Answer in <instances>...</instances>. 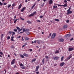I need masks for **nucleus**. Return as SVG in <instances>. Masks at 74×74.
Listing matches in <instances>:
<instances>
[{"label":"nucleus","instance_id":"7c9ffc66","mask_svg":"<svg viewBox=\"0 0 74 74\" xmlns=\"http://www.w3.org/2000/svg\"><path fill=\"white\" fill-rule=\"evenodd\" d=\"M16 21H17V19L15 20V21H14V23H15L16 22Z\"/></svg>","mask_w":74,"mask_h":74},{"label":"nucleus","instance_id":"e2e57ef3","mask_svg":"<svg viewBox=\"0 0 74 74\" xmlns=\"http://www.w3.org/2000/svg\"><path fill=\"white\" fill-rule=\"evenodd\" d=\"M24 40V39H23V37H22V41H23Z\"/></svg>","mask_w":74,"mask_h":74},{"label":"nucleus","instance_id":"0eeeda50","mask_svg":"<svg viewBox=\"0 0 74 74\" xmlns=\"http://www.w3.org/2000/svg\"><path fill=\"white\" fill-rule=\"evenodd\" d=\"M72 57V56H71V55H70L69 57H68L66 58V60H69V59H70Z\"/></svg>","mask_w":74,"mask_h":74},{"label":"nucleus","instance_id":"338daca9","mask_svg":"<svg viewBox=\"0 0 74 74\" xmlns=\"http://www.w3.org/2000/svg\"><path fill=\"white\" fill-rule=\"evenodd\" d=\"M16 16H14V19H16Z\"/></svg>","mask_w":74,"mask_h":74},{"label":"nucleus","instance_id":"bb28decb","mask_svg":"<svg viewBox=\"0 0 74 74\" xmlns=\"http://www.w3.org/2000/svg\"><path fill=\"white\" fill-rule=\"evenodd\" d=\"M27 23H28L29 24H30L31 23V22L29 21H27Z\"/></svg>","mask_w":74,"mask_h":74},{"label":"nucleus","instance_id":"aec40b11","mask_svg":"<svg viewBox=\"0 0 74 74\" xmlns=\"http://www.w3.org/2000/svg\"><path fill=\"white\" fill-rule=\"evenodd\" d=\"M35 5H36V3H34L32 6L31 8H32V9H33L34 8V7Z\"/></svg>","mask_w":74,"mask_h":74},{"label":"nucleus","instance_id":"58836bf2","mask_svg":"<svg viewBox=\"0 0 74 74\" xmlns=\"http://www.w3.org/2000/svg\"><path fill=\"white\" fill-rule=\"evenodd\" d=\"M20 19H21V20H22V21H24V20H25V19H24V18H23L22 17H20Z\"/></svg>","mask_w":74,"mask_h":74},{"label":"nucleus","instance_id":"8fccbe9b","mask_svg":"<svg viewBox=\"0 0 74 74\" xmlns=\"http://www.w3.org/2000/svg\"><path fill=\"white\" fill-rule=\"evenodd\" d=\"M25 29H23V32L25 31Z\"/></svg>","mask_w":74,"mask_h":74},{"label":"nucleus","instance_id":"f3484780","mask_svg":"<svg viewBox=\"0 0 74 74\" xmlns=\"http://www.w3.org/2000/svg\"><path fill=\"white\" fill-rule=\"evenodd\" d=\"M36 59L35 58L34 59H33L32 61V63H33V62H35V61H36Z\"/></svg>","mask_w":74,"mask_h":74},{"label":"nucleus","instance_id":"473e14b6","mask_svg":"<svg viewBox=\"0 0 74 74\" xmlns=\"http://www.w3.org/2000/svg\"><path fill=\"white\" fill-rule=\"evenodd\" d=\"M0 5L1 6L3 5V3H1V1H0Z\"/></svg>","mask_w":74,"mask_h":74},{"label":"nucleus","instance_id":"72a5a7b5","mask_svg":"<svg viewBox=\"0 0 74 74\" xmlns=\"http://www.w3.org/2000/svg\"><path fill=\"white\" fill-rule=\"evenodd\" d=\"M36 41L37 42V43L38 44H40V41L37 40H36Z\"/></svg>","mask_w":74,"mask_h":74},{"label":"nucleus","instance_id":"09e8293b","mask_svg":"<svg viewBox=\"0 0 74 74\" xmlns=\"http://www.w3.org/2000/svg\"><path fill=\"white\" fill-rule=\"evenodd\" d=\"M40 18H43V16H40Z\"/></svg>","mask_w":74,"mask_h":74},{"label":"nucleus","instance_id":"bf43d9fd","mask_svg":"<svg viewBox=\"0 0 74 74\" xmlns=\"http://www.w3.org/2000/svg\"><path fill=\"white\" fill-rule=\"evenodd\" d=\"M29 51H30V52H32V51H33V50L32 49H29Z\"/></svg>","mask_w":74,"mask_h":74},{"label":"nucleus","instance_id":"680f3d73","mask_svg":"<svg viewBox=\"0 0 74 74\" xmlns=\"http://www.w3.org/2000/svg\"><path fill=\"white\" fill-rule=\"evenodd\" d=\"M21 37V36H18L17 37V38H20V37Z\"/></svg>","mask_w":74,"mask_h":74},{"label":"nucleus","instance_id":"4c0bfd02","mask_svg":"<svg viewBox=\"0 0 74 74\" xmlns=\"http://www.w3.org/2000/svg\"><path fill=\"white\" fill-rule=\"evenodd\" d=\"M63 58H64V57H63V56L61 58V61H63Z\"/></svg>","mask_w":74,"mask_h":74},{"label":"nucleus","instance_id":"f8f14e48","mask_svg":"<svg viewBox=\"0 0 74 74\" xmlns=\"http://www.w3.org/2000/svg\"><path fill=\"white\" fill-rule=\"evenodd\" d=\"M67 25H64L63 27V28L64 29H66V28H67Z\"/></svg>","mask_w":74,"mask_h":74},{"label":"nucleus","instance_id":"423d86ee","mask_svg":"<svg viewBox=\"0 0 74 74\" xmlns=\"http://www.w3.org/2000/svg\"><path fill=\"white\" fill-rule=\"evenodd\" d=\"M64 64H65L64 62H62L60 64V66L61 67H62V66H63L64 65Z\"/></svg>","mask_w":74,"mask_h":74},{"label":"nucleus","instance_id":"c9c22d12","mask_svg":"<svg viewBox=\"0 0 74 74\" xmlns=\"http://www.w3.org/2000/svg\"><path fill=\"white\" fill-rule=\"evenodd\" d=\"M36 14V11H35L34 12H33V15H34Z\"/></svg>","mask_w":74,"mask_h":74},{"label":"nucleus","instance_id":"6e6552de","mask_svg":"<svg viewBox=\"0 0 74 74\" xmlns=\"http://www.w3.org/2000/svg\"><path fill=\"white\" fill-rule=\"evenodd\" d=\"M26 9V7H24L23 8H22L21 10V12H23L24 11V10Z\"/></svg>","mask_w":74,"mask_h":74},{"label":"nucleus","instance_id":"3c124183","mask_svg":"<svg viewBox=\"0 0 74 74\" xmlns=\"http://www.w3.org/2000/svg\"><path fill=\"white\" fill-rule=\"evenodd\" d=\"M66 23H69V20H67L66 21Z\"/></svg>","mask_w":74,"mask_h":74},{"label":"nucleus","instance_id":"37998d69","mask_svg":"<svg viewBox=\"0 0 74 74\" xmlns=\"http://www.w3.org/2000/svg\"><path fill=\"white\" fill-rule=\"evenodd\" d=\"M29 31L28 29H26L25 30V32H28Z\"/></svg>","mask_w":74,"mask_h":74},{"label":"nucleus","instance_id":"2f4dec72","mask_svg":"<svg viewBox=\"0 0 74 74\" xmlns=\"http://www.w3.org/2000/svg\"><path fill=\"white\" fill-rule=\"evenodd\" d=\"M16 28L18 30H19V29H20V28L19 27H16Z\"/></svg>","mask_w":74,"mask_h":74},{"label":"nucleus","instance_id":"ddd939ff","mask_svg":"<svg viewBox=\"0 0 74 74\" xmlns=\"http://www.w3.org/2000/svg\"><path fill=\"white\" fill-rule=\"evenodd\" d=\"M58 59H59V57H58L57 56H56L54 58V60H58Z\"/></svg>","mask_w":74,"mask_h":74},{"label":"nucleus","instance_id":"5701e85b","mask_svg":"<svg viewBox=\"0 0 74 74\" xmlns=\"http://www.w3.org/2000/svg\"><path fill=\"white\" fill-rule=\"evenodd\" d=\"M70 10H71V8L70 7L69 8V9L67 11V12H69L70 11Z\"/></svg>","mask_w":74,"mask_h":74},{"label":"nucleus","instance_id":"ea45409f","mask_svg":"<svg viewBox=\"0 0 74 74\" xmlns=\"http://www.w3.org/2000/svg\"><path fill=\"white\" fill-rule=\"evenodd\" d=\"M11 6V4L9 5L8 6V8H10V7Z\"/></svg>","mask_w":74,"mask_h":74},{"label":"nucleus","instance_id":"6ab92c4d","mask_svg":"<svg viewBox=\"0 0 74 74\" xmlns=\"http://www.w3.org/2000/svg\"><path fill=\"white\" fill-rule=\"evenodd\" d=\"M44 61H45V60H44V58L42 60V64H44Z\"/></svg>","mask_w":74,"mask_h":74},{"label":"nucleus","instance_id":"de8ad7c7","mask_svg":"<svg viewBox=\"0 0 74 74\" xmlns=\"http://www.w3.org/2000/svg\"><path fill=\"white\" fill-rule=\"evenodd\" d=\"M0 54H1V55H3V52H0Z\"/></svg>","mask_w":74,"mask_h":74},{"label":"nucleus","instance_id":"f03ea898","mask_svg":"<svg viewBox=\"0 0 74 74\" xmlns=\"http://www.w3.org/2000/svg\"><path fill=\"white\" fill-rule=\"evenodd\" d=\"M71 34H69L66 35L65 37L66 38V37H71Z\"/></svg>","mask_w":74,"mask_h":74},{"label":"nucleus","instance_id":"1a4fd4ad","mask_svg":"<svg viewBox=\"0 0 74 74\" xmlns=\"http://www.w3.org/2000/svg\"><path fill=\"white\" fill-rule=\"evenodd\" d=\"M23 56H26L27 58H28L29 57V55L27 54H26V53H24L23 54Z\"/></svg>","mask_w":74,"mask_h":74},{"label":"nucleus","instance_id":"39448f33","mask_svg":"<svg viewBox=\"0 0 74 74\" xmlns=\"http://www.w3.org/2000/svg\"><path fill=\"white\" fill-rule=\"evenodd\" d=\"M58 40L59 42H63L64 41V39L63 38L59 39Z\"/></svg>","mask_w":74,"mask_h":74},{"label":"nucleus","instance_id":"4d7b16f0","mask_svg":"<svg viewBox=\"0 0 74 74\" xmlns=\"http://www.w3.org/2000/svg\"><path fill=\"white\" fill-rule=\"evenodd\" d=\"M73 40V38H72L71 39H70V41H72Z\"/></svg>","mask_w":74,"mask_h":74},{"label":"nucleus","instance_id":"79ce46f5","mask_svg":"<svg viewBox=\"0 0 74 74\" xmlns=\"http://www.w3.org/2000/svg\"><path fill=\"white\" fill-rule=\"evenodd\" d=\"M25 39L26 40H29V38H25Z\"/></svg>","mask_w":74,"mask_h":74},{"label":"nucleus","instance_id":"412c9836","mask_svg":"<svg viewBox=\"0 0 74 74\" xmlns=\"http://www.w3.org/2000/svg\"><path fill=\"white\" fill-rule=\"evenodd\" d=\"M26 45H27V43H25L24 45L22 46V47L23 48V47H25Z\"/></svg>","mask_w":74,"mask_h":74},{"label":"nucleus","instance_id":"603ef678","mask_svg":"<svg viewBox=\"0 0 74 74\" xmlns=\"http://www.w3.org/2000/svg\"><path fill=\"white\" fill-rule=\"evenodd\" d=\"M37 22H41V21L39 20H36Z\"/></svg>","mask_w":74,"mask_h":74},{"label":"nucleus","instance_id":"a19ab883","mask_svg":"<svg viewBox=\"0 0 74 74\" xmlns=\"http://www.w3.org/2000/svg\"><path fill=\"white\" fill-rule=\"evenodd\" d=\"M4 37V35L3 34H2L1 36V38H2L3 37Z\"/></svg>","mask_w":74,"mask_h":74},{"label":"nucleus","instance_id":"7ed1b4c3","mask_svg":"<svg viewBox=\"0 0 74 74\" xmlns=\"http://www.w3.org/2000/svg\"><path fill=\"white\" fill-rule=\"evenodd\" d=\"M15 59H13L12 60L11 62V64H14L15 63Z\"/></svg>","mask_w":74,"mask_h":74},{"label":"nucleus","instance_id":"c03bdc74","mask_svg":"<svg viewBox=\"0 0 74 74\" xmlns=\"http://www.w3.org/2000/svg\"><path fill=\"white\" fill-rule=\"evenodd\" d=\"M9 33L10 34H12V32L11 31H10L9 32Z\"/></svg>","mask_w":74,"mask_h":74},{"label":"nucleus","instance_id":"a878e982","mask_svg":"<svg viewBox=\"0 0 74 74\" xmlns=\"http://www.w3.org/2000/svg\"><path fill=\"white\" fill-rule=\"evenodd\" d=\"M21 68L22 69H25V66H22Z\"/></svg>","mask_w":74,"mask_h":74},{"label":"nucleus","instance_id":"13d9d810","mask_svg":"<svg viewBox=\"0 0 74 74\" xmlns=\"http://www.w3.org/2000/svg\"><path fill=\"white\" fill-rule=\"evenodd\" d=\"M37 40H35L34 41V43H35V44H36V42H37Z\"/></svg>","mask_w":74,"mask_h":74},{"label":"nucleus","instance_id":"a18cd8bd","mask_svg":"<svg viewBox=\"0 0 74 74\" xmlns=\"http://www.w3.org/2000/svg\"><path fill=\"white\" fill-rule=\"evenodd\" d=\"M14 32H17V30L16 29H14Z\"/></svg>","mask_w":74,"mask_h":74},{"label":"nucleus","instance_id":"c85d7f7f","mask_svg":"<svg viewBox=\"0 0 74 74\" xmlns=\"http://www.w3.org/2000/svg\"><path fill=\"white\" fill-rule=\"evenodd\" d=\"M20 56L21 58H24V56H23L22 55H20Z\"/></svg>","mask_w":74,"mask_h":74},{"label":"nucleus","instance_id":"393cba45","mask_svg":"<svg viewBox=\"0 0 74 74\" xmlns=\"http://www.w3.org/2000/svg\"><path fill=\"white\" fill-rule=\"evenodd\" d=\"M10 37L9 36H8L7 37V40H10Z\"/></svg>","mask_w":74,"mask_h":74},{"label":"nucleus","instance_id":"4be33fe9","mask_svg":"<svg viewBox=\"0 0 74 74\" xmlns=\"http://www.w3.org/2000/svg\"><path fill=\"white\" fill-rule=\"evenodd\" d=\"M60 51L59 50H57L55 52V53H59Z\"/></svg>","mask_w":74,"mask_h":74},{"label":"nucleus","instance_id":"6e6d98bb","mask_svg":"<svg viewBox=\"0 0 74 74\" xmlns=\"http://www.w3.org/2000/svg\"><path fill=\"white\" fill-rule=\"evenodd\" d=\"M58 7H60V6H62V5H58Z\"/></svg>","mask_w":74,"mask_h":74},{"label":"nucleus","instance_id":"f257e3e1","mask_svg":"<svg viewBox=\"0 0 74 74\" xmlns=\"http://www.w3.org/2000/svg\"><path fill=\"white\" fill-rule=\"evenodd\" d=\"M56 33H54L51 36V39L52 40H53V38H55V36H56Z\"/></svg>","mask_w":74,"mask_h":74},{"label":"nucleus","instance_id":"9b49d317","mask_svg":"<svg viewBox=\"0 0 74 74\" xmlns=\"http://www.w3.org/2000/svg\"><path fill=\"white\" fill-rule=\"evenodd\" d=\"M69 51H71L74 50V49L73 48H69Z\"/></svg>","mask_w":74,"mask_h":74},{"label":"nucleus","instance_id":"b1692460","mask_svg":"<svg viewBox=\"0 0 74 74\" xmlns=\"http://www.w3.org/2000/svg\"><path fill=\"white\" fill-rule=\"evenodd\" d=\"M55 21H57V22H59V20L58 19H55Z\"/></svg>","mask_w":74,"mask_h":74},{"label":"nucleus","instance_id":"2eb2a0df","mask_svg":"<svg viewBox=\"0 0 74 74\" xmlns=\"http://www.w3.org/2000/svg\"><path fill=\"white\" fill-rule=\"evenodd\" d=\"M38 69H39V66H37L35 70L36 71H38Z\"/></svg>","mask_w":74,"mask_h":74},{"label":"nucleus","instance_id":"20e7f679","mask_svg":"<svg viewBox=\"0 0 74 74\" xmlns=\"http://www.w3.org/2000/svg\"><path fill=\"white\" fill-rule=\"evenodd\" d=\"M73 12V11H70L69 12H68L66 13V15H69V14H71Z\"/></svg>","mask_w":74,"mask_h":74},{"label":"nucleus","instance_id":"49530a36","mask_svg":"<svg viewBox=\"0 0 74 74\" xmlns=\"http://www.w3.org/2000/svg\"><path fill=\"white\" fill-rule=\"evenodd\" d=\"M44 4H45V3H44L42 4V5H41V6H42V7H43V6H44Z\"/></svg>","mask_w":74,"mask_h":74},{"label":"nucleus","instance_id":"9d476101","mask_svg":"<svg viewBox=\"0 0 74 74\" xmlns=\"http://www.w3.org/2000/svg\"><path fill=\"white\" fill-rule=\"evenodd\" d=\"M52 3H53V1L52 0H50L49 2V4L50 5L51 4H52Z\"/></svg>","mask_w":74,"mask_h":74},{"label":"nucleus","instance_id":"f704fd0d","mask_svg":"<svg viewBox=\"0 0 74 74\" xmlns=\"http://www.w3.org/2000/svg\"><path fill=\"white\" fill-rule=\"evenodd\" d=\"M26 33L27 34H28V35H29L30 34V33L29 32H26Z\"/></svg>","mask_w":74,"mask_h":74},{"label":"nucleus","instance_id":"4468645a","mask_svg":"<svg viewBox=\"0 0 74 74\" xmlns=\"http://www.w3.org/2000/svg\"><path fill=\"white\" fill-rule=\"evenodd\" d=\"M34 16V15H33V13H32L31 14H29L28 16L29 17H31V16Z\"/></svg>","mask_w":74,"mask_h":74},{"label":"nucleus","instance_id":"c756f323","mask_svg":"<svg viewBox=\"0 0 74 74\" xmlns=\"http://www.w3.org/2000/svg\"><path fill=\"white\" fill-rule=\"evenodd\" d=\"M53 8H56L58 7V6H56V5H54L53 7Z\"/></svg>","mask_w":74,"mask_h":74},{"label":"nucleus","instance_id":"0e129e2a","mask_svg":"<svg viewBox=\"0 0 74 74\" xmlns=\"http://www.w3.org/2000/svg\"><path fill=\"white\" fill-rule=\"evenodd\" d=\"M12 34H15V32H12Z\"/></svg>","mask_w":74,"mask_h":74},{"label":"nucleus","instance_id":"774afa93","mask_svg":"<svg viewBox=\"0 0 74 74\" xmlns=\"http://www.w3.org/2000/svg\"><path fill=\"white\" fill-rule=\"evenodd\" d=\"M36 74H39V72L37 71L36 72Z\"/></svg>","mask_w":74,"mask_h":74},{"label":"nucleus","instance_id":"864d4df0","mask_svg":"<svg viewBox=\"0 0 74 74\" xmlns=\"http://www.w3.org/2000/svg\"><path fill=\"white\" fill-rule=\"evenodd\" d=\"M20 66H23V65L21 63L20 64Z\"/></svg>","mask_w":74,"mask_h":74},{"label":"nucleus","instance_id":"dca6fc26","mask_svg":"<svg viewBox=\"0 0 74 74\" xmlns=\"http://www.w3.org/2000/svg\"><path fill=\"white\" fill-rule=\"evenodd\" d=\"M22 4H20L19 6L18 10H19L20 8H21V7H22Z\"/></svg>","mask_w":74,"mask_h":74},{"label":"nucleus","instance_id":"cd10ccee","mask_svg":"<svg viewBox=\"0 0 74 74\" xmlns=\"http://www.w3.org/2000/svg\"><path fill=\"white\" fill-rule=\"evenodd\" d=\"M22 29H23V28H21V29H20L18 31V32H21V30H22Z\"/></svg>","mask_w":74,"mask_h":74},{"label":"nucleus","instance_id":"052dcab7","mask_svg":"<svg viewBox=\"0 0 74 74\" xmlns=\"http://www.w3.org/2000/svg\"><path fill=\"white\" fill-rule=\"evenodd\" d=\"M43 70L44 71L45 70V68L44 67H43Z\"/></svg>","mask_w":74,"mask_h":74},{"label":"nucleus","instance_id":"69168bd1","mask_svg":"<svg viewBox=\"0 0 74 74\" xmlns=\"http://www.w3.org/2000/svg\"><path fill=\"white\" fill-rule=\"evenodd\" d=\"M4 71H5V73H6V69H4Z\"/></svg>","mask_w":74,"mask_h":74},{"label":"nucleus","instance_id":"e433bc0d","mask_svg":"<svg viewBox=\"0 0 74 74\" xmlns=\"http://www.w3.org/2000/svg\"><path fill=\"white\" fill-rule=\"evenodd\" d=\"M45 58L46 59H48L49 58V57L47 56H45Z\"/></svg>","mask_w":74,"mask_h":74},{"label":"nucleus","instance_id":"a211bd4d","mask_svg":"<svg viewBox=\"0 0 74 74\" xmlns=\"http://www.w3.org/2000/svg\"><path fill=\"white\" fill-rule=\"evenodd\" d=\"M67 3H65L64 5H62V7H67Z\"/></svg>","mask_w":74,"mask_h":74},{"label":"nucleus","instance_id":"5fc2aeb1","mask_svg":"<svg viewBox=\"0 0 74 74\" xmlns=\"http://www.w3.org/2000/svg\"><path fill=\"white\" fill-rule=\"evenodd\" d=\"M7 3H3V5H7Z\"/></svg>","mask_w":74,"mask_h":74}]
</instances>
